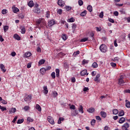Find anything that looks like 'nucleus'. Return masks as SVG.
Masks as SVG:
<instances>
[{
  "label": "nucleus",
  "mask_w": 130,
  "mask_h": 130,
  "mask_svg": "<svg viewBox=\"0 0 130 130\" xmlns=\"http://www.w3.org/2000/svg\"><path fill=\"white\" fill-rule=\"evenodd\" d=\"M124 76L121 75L120 76V78L118 79V85H120V86H123V84L125 83V81H124Z\"/></svg>",
  "instance_id": "f257e3e1"
},
{
  "label": "nucleus",
  "mask_w": 130,
  "mask_h": 130,
  "mask_svg": "<svg viewBox=\"0 0 130 130\" xmlns=\"http://www.w3.org/2000/svg\"><path fill=\"white\" fill-rule=\"evenodd\" d=\"M100 50L102 52L105 53L107 51V46L105 44H102L100 46Z\"/></svg>",
  "instance_id": "f03ea898"
},
{
  "label": "nucleus",
  "mask_w": 130,
  "mask_h": 130,
  "mask_svg": "<svg viewBox=\"0 0 130 130\" xmlns=\"http://www.w3.org/2000/svg\"><path fill=\"white\" fill-rule=\"evenodd\" d=\"M53 25H55V20L54 19H51L48 22V27H52Z\"/></svg>",
  "instance_id": "7ed1b4c3"
},
{
  "label": "nucleus",
  "mask_w": 130,
  "mask_h": 130,
  "mask_svg": "<svg viewBox=\"0 0 130 130\" xmlns=\"http://www.w3.org/2000/svg\"><path fill=\"white\" fill-rule=\"evenodd\" d=\"M57 4L58 6H59V7H64V5H66L64 1L62 0H58Z\"/></svg>",
  "instance_id": "20e7f679"
},
{
  "label": "nucleus",
  "mask_w": 130,
  "mask_h": 130,
  "mask_svg": "<svg viewBox=\"0 0 130 130\" xmlns=\"http://www.w3.org/2000/svg\"><path fill=\"white\" fill-rule=\"evenodd\" d=\"M48 121L50 122L51 124H54V120L53 119V118L51 116H48L47 118Z\"/></svg>",
  "instance_id": "39448f33"
},
{
  "label": "nucleus",
  "mask_w": 130,
  "mask_h": 130,
  "mask_svg": "<svg viewBox=\"0 0 130 130\" xmlns=\"http://www.w3.org/2000/svg\"><path fill=\"white\" fill-rule=\"evenodd\" d=\"M12 11L13 12V13H14L15 14L18 13V12L20 11V10L19 9V8L16 7V6L15 5H13L12 7Z\"/></svg>",
  "instance_id": "423d86ee"
},
{
  "label": "nucleus",
  "mask_w": 130,
  "mask_h": 130,
  "mask_svg": "<svg viewBox=\"0 0 130 130\" xmlns=\"http://www.w3.org/2000/svg\"><path fill=\"white\" fill-rule=\"evenodd\" d=\"M19 29L21 30L20 32L21 34H25V33H26V28H25V26H20Z\"/></svg>",
  "instance_id": "0eeeda50"
},
{
  "label": "nucleus",
  "mask_w": 130,
  "mask_h": 130,
  "mask_svg": "<svg viewBox=\"0 0 130 130\" xmlns=\"http://www.w3.org/2000/svg\"><path fill=\"white\" fill-rule=\"evenodd\" d=\"M0 69L3 73H6L7 72V70L4 64H0Z\"/></svg>",
  "instance_id": "6e6552de"
},
{
  "label": "nucleus",
  "mask_w": 130,
  "mask_h": 130,
  "mask_svg": "<svg viewBox=\"0 0 130 130\" xmlns=\"http://www.w3.org/2000/svg\"><path fill=\"white\" fill-rule=\"evenodd\" d=\"M78 114H79V111L78 110H75L71 112L72 116H77Z\"/></svg>",
  "instance_id": "1a4fd4ad"
},
{
  "label": "nucleus",
  "mask_w": 130,
  "mask_h": 130,
  "mask_svg": "<svg viewBox=\"0 0 130 130\" xmlns=\"http://www.w3.org/2000/svg\"><path fill=\"white\" fill-rule=\"evenodd\" d=\"M88 76L89 75V73L87 74V70H83L82 72H80V76Z\"/></svg>",
  "instance_id": "9d476101"
},
{
  "label": "nucleus",
  "mask_w": 130,
  "mask_h": 130,
  "mask_svg": "<svg viewBox=\"0 0 130 130\" xmlns=\"http://www.w3.org/2000/svg\"><path fill=\"white\" fill-rule=\"evenodd\" d=\"M31 99H32V95H28L24 98V101H31Z\"/></svg>",
  "instance_id": "9b49d317"
},
{
  "label": "nucleus",
  "mask_w": 130,
  "mask_h": 130,
  "mask_svg": "<svg viewBox=\"0 0 130 130\" xmlns=\"http://www.w3.org/2000/svg\"><path fill=\"white\" fill-rule=\"evenodd\" d=\"M40 73L43 75H45V73H46V69L44 68H42L40 70Z\"/></svg>",
  "instance_id": "f8f14e48"
},
{
  "label": "nucleus",
  "mask_w": 130,
  "mask_h": 130,
  "mask_svg": "<svg viewBox=\"0 0 130 130\" xmlns=\"http://www.w3.org/2000/svg\"><path fill=\"white\" fill-rule=\"evenodd\" d=\"M43 89H44V94H45L46 95L48 94V89L47 88V86H44Z\"/></svg>",
  "instance_id": "ddd939ff"
},
{
  "label": "nucleus",
  "mask_w": 130,
  "mask_h": 130,
  "mask_svg": "<svg viewBox=\"0 0 130 130\" xmlns=\"http://www.w3.org/2000/svg\"><path fill=\"white\" fill-rule=\"evenodd\" d=\"M33 12H35V13H36V14H40V12H41V10H40V8H37L34 9Z\"/></svg>",
  "instance_id": "4468645a"
},
{
  "label": "nucleus",
  "mask_w": 130,
  "mask_h": 130,
  "mask_svg": "<svg viewBox=\"0 0 130 130\" xmlns=\"http://www.w3.org/2000/svg\"><path fill=\"white\" fill-rule=\"evenodd\" d=\"M27 6H28L29 8H33V7H34V2L33 1H29L27 4Z\"/></svg>",
  "instance_id": "2eb2a0df"
},
{
  "label": "nucleus",
  "mask_w": 130,
  "mask_h": 130,
  "mask_svg": "<svg viewBox=\"0 0 130 130\" xmlns=\"http://www.w3.org/2000/svg\"><path fill=\"white\" fill-rule=\"evenodd\" d=\"M128 127H129V124L128 123H125L122 126V129H123V128L124 129H127V128H128Z\"/></svg>",
  "instance_id": "dca6fc26"
},
{
  "label": "nucleus",
  "mask_w": 130,
  "mask_h": 130,
  "mask_svg": "<svg viewBox=\"0 0 130 130\" xmlns=\"http://www.w3.org/2000/svg\"><path fill=\"white\" fill-rule=\"evenodd\" d=\"M78 111H79V112H80L82 114L84 113V108H83V106L82 105L79 106V107L78 108Z\"/></svg>",
  "instance_id": "f3484780"
},
{
  "label": "nucleus",
  "mask_w": 130,
  "mask_h": 130,
  "mask_svg": "<svg viewBox=\"0 0 130 130\" xmlns=\"http://www.w3.org/2000/svg\"><path fill=\"white\" fill-rule=\"evenodd\" d=\"M14 38L18 41L21 40V37L18 34H15L13 36Z\"/></svg>",
  "instance_id": "a211bd4d"
},
{
  "label": "nucleus",
  "mask_w": 130,
  "mask_h": 130,
  "mask_svg": "<svg viewBox=\"0 0 130 130\" xmlns=\"http://www.w3.org/2000/svg\"><path fill=\"white\" fill-rule=\"evenodd\" d=\"M31 55H32V53H31V52H27L24 54V57L27 58V57H30Z\"/></svg>",
  "instance_id": "6ab92c4d"
},
{
  "label": "nucleus",
  "mask_w": 130,
  "mask_h": 130,
  "mask_svg": "<svg viewBox=\"0 0 130 130\" xmlns=\"http://www.w3.org/2000/svg\"><path fill=\"white\" fill-rule=\"evenodd\" d=\"M59 69H55V73H56V78H59Z\"/></svg>",
  "instance_id": "aec40b11"
},
{
  "label": "nucleus",
  "mask_w": 130,
  "mask_h": 130,
  "mask_svg": "<svg viewBox=\"0 0 130 130\" xmlns=\"http://www.w3.org/2000/svg\"><path fill=\"white\" fill-rule=\"evenodd\" d=\"M125 121V118L123 117H121L119 120V123H123Z\"/></svg>",
  "instance_id": "412c9836"
},
{
  "label": "nucleus",
  "mask_w": 130,
  "mask_h": 130,
  "mask_svg": "<svg viewBox=\"0 0 130 130\" xmlns=\"http://www.w3.org/2000/svg\"><path fill=\"white\" fill-rule=\"evenodd\" d=\"M61 38L64 41H66L68 39V36L64 34H62Z\"/></svg>",
  "instance_id": "4be33fe9"
},
{
  "label": "nucleus",
  "mask_w": 130,
  "mask_h": 130,
  "mask_svg": "<svg viewBox=\"0 0 130 130\" xmlns=\"http://www.w3.org/2000/svg\"><path fill=\"white\" fill-rule=\"evenodd\" d=\"M87 111L88 112H89V113H93V112H94V111H95V109H94L93 108H90L89 109H88L87 110Z\"/></svg>",
  "instance_id": "5701e85b"
},
{
  "label": "nucleus",
  "mask_w": 130,
  "mask_h": 130,
  "mask_svg": "<svg viewBox=\"0 0 130 130\" xmlns=\"http://www.w3.org/2000/svg\"><path fill=\"white\" fill-rule=\"evenodd\" d=\"M125 106L127 107V108H130V102L129 101H128L127 100H125Z\"/></svg>",
  "instance_id": "b1692460"
},
{
  "label": "nucleus",
  "mask_w": 130,
  "mask_h": 130,
  "mask_svg": "<svg viewBox=\"0 0 130 130\" xmlns=\"http://www.w3.org/2000/svg\"><path fill=\"white\" fill-rule=\"evenodd\" d=\"M17 111V109H16V108H12L10 111H9V113L12 114V113H15Z\"/></svg>",
  "instance_id": "393cba45"
},
{
  "label": "nucleus",
  "mask_w": 130,
  "mask_h": 130,
  "mask_svg": "<svg viewBox=\"0 0 130 130\" xmlns=\"http://www.w3.org/2000/svg\"><path fill=\"white\" fill-rule=\"evenodd\" d=\"M36 109L40 112H41V107L39 104H37L36 106Z\"/></svg>",
  "instance_id": "a878e982"
},
{
  "label": "nucleus",
  "mask_w": 130,
  "mask_h": 130,
  "mask_svg": "<svg viewBox=\"0 0 130 130\" xmlns=\"http://www.w3.org/2000/svg\"><path fill=\"white\" fill-rule=\"evenodd\" d=\"M101 114L102 117H104V118H105L107 116L106 113L104 111H101Z\"/></svg>",
  "instance_id": "bb28decb"
},
{
  "label": "nucleus",
  "mask_w": 130,
  "mask_h": 130,
  "mask_svg": "<svg viewBox=\"0 0 130 130\" xmlns=\"http://www.w3.org/2000/svg\"><path fill=\"white\" fill-rule=\"evenodd\" d=\"M99 78H100V74L96 75L95 78L94 79V81L95 82H99Z\"/></svg>",
  "instance_id": "cd10ccee"
},
{
  "label": "nucleus",
  "mask_w": 130,
  "mask_h": 130,
  "mask_svg": "<svg viewBox=\"0 0 130 130\" xmlns=\"http://www.w3.org/2000/svg\"><path fill=\"white\" fill-rule=\"evenodd\" d=\"M124 115V111L123 110H121L118 113V116H123Z\"/></svg>",
  "instance_id": "c85d7f7f"
},
{
  "label": "nucleus",
  "mask_w": 130,
  "mask_h": 130,
  "mask_svg": "<svg viewBox=\"0 0 130 130\" xmlns=\"http://www.w3.org/2000/svg\"><path fill=\"white\" fill-rule=\"evenodd\" d=\"M87 10L91 13L93 11V7L91 5H88L87 6Z\"/></svg>",
  "instance_id": "c756f323"
},
{
  "label": "nucleus",
  "mask_w": 130,
  "mask_h": 130,
  "mask_svg": "<svg viewBox=\"0 0 130 130\" xmlns=\"http://www.w3.org/2000/svg\"><path fill=\"white\" fill-rule=\"evenodd\" d=\"M86 15H87V11L86 10H84L81 13V14H80V16L81 17H85Z\"/></svg>",
  "instance_id": "7c9ffc66"
},
{
  "label": "nucleus",
  "mask_w": 130,
  "mask_h": 130,
  "mask_svg": "<svg viewBox=\"0 0 130 130\" xmlns=\"http://www.w3.org/2000/svg\"><path fill=\"white\" fill-rule=\"evenodd\" d=\"M52 94L54 98H56V97L58 96V93H57V92H56V91H53Z\"/></svg>",
  "instance_id": "2f4dec72"
},
{
  "label": "nucleus",
  "mask_w": 130,
  "mask_h": 130,
  "mask_svg": "<svg viewBox=\"0 0 130 130\" xmlns=\"http://www.w3.org/2000/svg\"><path fill=\"white\" fill-rule=\"evenodd\" d=\"M78 54H80V51H79V50H78L76 52H74L73 54V56L74 57H76V56H77L78 55Z\"/></svg>",
  "instance_id": "473e14b6"
},
{
  "label": "nucleus",
  "mask_w": 130,
  "mask_h": 130,
  "mask_svg": "<svg viewBox=\"0 0 130 130\" xmlns=\"http://www.w3.org/2000/svg\"><path fill=\"white\" fill-rule=\"evenodd\" d=\"M92 68H93V69H96V68H98V64H97L96 62H93L92 64Z\"/></svg>",
  "instance_id": "72a5a7b5"
},
{
  "label": "nucleus",
  "mask_w": 130,
  "mask_h": 130,
  "mask_svg": "<svg viewBox=\"0 0 130 130\" xmlns=\"http://www.w3.org/2000/svg\"><path fill=\"white\" fill-rule=\"evenodd\" d=\"M68 22L69 23H74L75 22V18L72 17L68 20Z\"/></svg>",
  "instance_id": "f704fd0d"
},
{
  "label": "nucleus",
  "mask_w": 130,
  "mask_h": 130,
  "mask_svg": "<svg viewBox=\"0 0 130 130\" xmlns=\"http://www.w3.org/2000/svg\"><path fill=\"white\" fill-rule=\"evenodd\" d=\"M8 30H9V26H8V25L4 26V32L6 33L7 32V31H8Z\"/></svg>",
  "instance_id": "c9c22d12"
},
{
  "label": "nucleus",
  "mask_w": 130,
  "mask_h": 130,
  "mask_svg": "<svg viewBox=\"0 0 130 130\" xmlns=\"http://www.w3.org/2000/svg\"><path fill=\"white\" fill-rule=\"evenodd\" d=\"M23 122H24V119H21L18 120L17 123V124H20L21 123H23Z\"/></svg>",
  "instance_id": "e433bc0d"
},
{
  "label": "nucleus",
  "mask_w": 130,
  "mask_h": 130,
  "mask_svg": "<svg viewBox=\"0 0 130 130\" xmlns=\"http://www.w3.org/2000/svg\"><path fill=\"white\" fill-rule=\"evenodd\" d=\"M44 62H45V60L41 59L39 61V66H41V64H43Z\"/></svg>",
  "instance_id": "4c0bfd02"
},
{
  "label": "nucleus",
  "mask_w": 130,
  "mask_h": 130,
  "mask_svg": "<svg viewBox=\"0 0 130 130\" xmlns=\"http://www.w3.org/2000/svg\"><path fill=\"white\" fill-rule=\"evenodd\" d=\"M27 121H29V122H33V121H34V119H33V118H32L30 117H28L27 118Z\"/></svg>",
  "instance_id": "58836bf2"
},
{
  "label": "nucleus",
  "mask_w": 130,
  "mask_h": 130,
  "mask_svg": "<svg viewBox=\"0 0 130 130\" xmlns=\"http://www.w3.org/2000/svg\"><path fill=\"white\" fill-rule=\"evenodd\" d=\"M65 9L69 12V11H71L72 10V7L69 6H66Z\"/></svg>",
  "instance_id": "ea45409f"
},
{
  "label": "nucleus",
  "mask_w": 130,
  "mask_h": 130,
  "mask_svg": "<svg viewBox=\"0 0 130 130\" xmlns=\"http://www.w3.org/2000/svg\"><path fill=\"white\" fill-rule=\"evenodd\" d=\"M118 114V110L117 109H113V114H115L116 115V114Z\"/></svg>",
  "instance_id": "a19ab883"
},
{
  "label": "nucleus",
  "mask_w": 130,
  "mask_h": 130,
  "mask_svg": "<svg viewBox=\"0 0 130 130\" xmlns=\"http://www.w3.org/2000/svg\"><path fill=\"white\" fill-rule=\"evenodd\" d=\"M29 109H30V107L28 106H25L23 108V110H24V111H28V110H29Z\"/></svg>",
  "instance_id": "79ce46f5"
},
{
  "label": "nucleus",
  "mask_w": 130,
  "mask_h": 130,
  "mask_svg": "<svg viewBox=\"0 0 130 130\" xmlns=\"http://www.w3.org/2000/svg\"><path fill=\"white\" fill-rule=\"evenodd\" d=\"M90 123L92 126H94V125H95V123H96V120L95 119H92Z\"/></svg>",
  "instance_id": "37998d69"
},
{
  "label": "nucleus",
  "mask_w": 130,
  "mask_h": 130,
  "mask_svg": "<svg viewBox=\"0 0 130 130\" xmlns=\"http://www.w3.org/2000/svg\"><path fill=\"white\" fill-rule=\"evenodd\" d=\"M72 28L73 31H75V30H76V28H77V24H76V23H73L72 26Z\"/></svg>",
  "instance_id": "c03bdc74"
},
{
  "label": "nucleus",
  "mask_w": 130,
  "mask_h": 130,
  "mask_svg": "<svg viewBox=\"0 0 130 130\" xmlns=\"http://www.w3.org/2000/svg\"><path fill=\"white\" fill-rule=\"evenodd\" d=\"M88 38H84L80 40V42H86V41H88Z\"/></svg>",
  "instance_id": "a18cd8bd"
},
{
  "label": "nucleus",
  "mask_w": 130,
  "mask_h": 130,
  "mask_svg": "<svg viewBox=\"0 0 130 130\" xmlns=\"http://www.w3.org/2000/svg\"><path fill=\"white\" fill-rule=\"evenodd\" d=\"M7 13H8V10L7 9H4L2 11V14H3V15H6V14H7Z\"/></svg>",
  "instance_id": "49530a36"
},
{
  "label": "nucleus",
  "mask_w": 130,
  "mask_h": 130,
  "mask_svg": "<svg viewBox=\"0 0 130 130\" xmlns=\"http://www.w3.org/2000/svg\"><path fill=\"white\" fill-rule=\"evenodd\" d=\"M78 4L79 6H83L84 5V2L82 0H79L78 1Z\"/></svg>",
  "instance_id": "de8ad7c7"
},
{
  "label": "nucleus",
  "mask_w": 130,
  "mask_h": 130,
  "mask_svg": "<svg viewBox=\"0 0 130 130\" xmlns=\"http://www.w3.org/2000/svg\"><path fill=\"white\" fill-rule=\"evenodd\" d=\"M104 16V13H103V12L102 11L100 13L99 17L100 18H101V19H102V18H103Z\"/></svg>",
  "instance_id": "09e8293b"
},
{
  "label": "nucleus",
  "mask_w": 130,
  "mask_h": 130,
  "mask_svg": "<svg viewBox=\"0 0 130 130\" xmlns=\"http://www.w3.org/2000/svg\"><path fill=\"white\" fill-rule=\"evenodd\" d=\"M51 77H52V79H55V72H52L51 74Z\"/></svg>",
  "instance_id": "8fccbe9b"
},
{
  "label": "nucleus",
  "mask_w": 130,
  "mask_h": 130,
  "mask_svg": "<svg viewBox=\"0 0 130 130\" xmlns=\"http://www.w3.org/2000/svg\"><path fill=\"white\" fill-rule=\"evenodd\" d=\"M37 24L38 26H39L41 24V19H39L36 21Z\"/></svg>",
  "instance_id": "3c124183"
},
{
  "label": "nucleus",
  "mask_w": 130,
  "mask_h": 130,
  "mask_svg": "<svg viewBox=\"0 0 130 130\" xmlns=\"http://www.w3.org/2000/svg\"><path fill=\"white\" fill-rule=\"evenodd\" d=\"M57 13L59 14V15H61L62 13V9H59L57 11Z\"/></svg>",
  "instance_id": "603ef678"
},
{
  "label": "nucleus",
  "mask_w": 130,
  "mask_h": 130,
  "mask_svg": "<svg viewBox=\"0 0 130 130\" xmlns=\"http://www.w3.org/2000/svg\"><path fill=\"white\" fill-rule=\"evenodd\" d=\"M0 109H1L2 111H5V110H7V108H5L4 107H3L0 105Z\"/></svg>",
  "instance_id": "864d4df0"
},
{
  "label": "nucleus",
  "mask_w": 130,
  "mask_h": 130,
  "mask_svg": "<svg viewBox=\"0 0 130 130\" xmlns=\"http://www.w3.org/2000/svg\"><path fill=\"white\" fill-rule=\"evenodd\" d=\"M90 37H91L92 40H94V33L90 32Z\"/></svg>",
  "instance_id": "5fc2aeb1"
},
{
  "label": "nucleus",
  "mask_w": 130,
  "mask_h": 130,
  "mask_svg": "<svg viewBox=\"0 0 130 130\" xmlns=\"http://www.w3.org/2000/svg\"><path fill=\"white\" fill-rule=\"evenodd\" d=\"M59 56H64L66 55V54L63 53L62 52H61L58 53Z\"/></svg>",
  "instance_id": "6e6d98bb"
},
{
  "label": "nucleus",
  "mask_w": 130,
  "mask_h": 130,
  "mask_svg": "<svg viewBox=\"0 0 130 130\" xmlns=\"http://www.w3.org/2000/svg\"><path fill=\"white\" fill-rule=\"evenodd\" d=\"M110 64L111 67H112V68H115V67L116 66V63L114 62H111Z\"/></svg>",
  "instance_id": "4d7b16f0"
},
{
  "label": "nucleus",
  "mask_w": 130,
  "mask_h": 130,
  "mask_svg": "<svg viewBox=\"0 0 130 130\" xmlns=\"http://www.w3.org/2000/svg\"><path fill=\"white\" fill-rule=\"evenodd\" d=\"M17 118H18V117H17V116H16L14 118V119H13V121H12V122H13V123H15V122H16V120H17Z\"/></svg>",
  "instance_id": "13d9d810"
},
{
  "label": "nucleus",
  "mask_w": 130,
  "mask_h": 130,
  "mask_svg": "<svg viewBox=\"0 0 130 130\" xmlns=\"http://www.w3.org/2000/svg\"><path fill=\"white\" fill-rule=\"evenodd\" d=\"M88 62V61L86 59H83L82 61V64H86Z\"/></svg>",
  "instance_id": "bf43d9fd"
},
{
  "label": "nucleus",
  "mask_w": 130,
  "mask_h": 130,
  "mask_svg": "<svg viewBox=\"0 0 130 130\" xmlns=\"http://www.w3.org/2000/svg\"><path fill=\"white\" fill-rule=\"evenodd\" d=\"M70 109H73V110H75V109H76V106H75V105H72L70 107Z\"/></svg>",
  "instance_id": "052dcab7"
},
{
  "label": "nucleus",
  "mask_w": 130,
  "mask_h": 130,
  "mask_svg": "<svg viewBox=\"0 0 130 130\" xmlns=\"http://www.w3.org/2000/svg\"><path fill=\"white\" fill-rule=\"evenodd\" d=\"M95 118L97 120H99L100 121L101 120V117H100L99 116H96Z\"/></svg>",
  "instance_id": "680f3d73"
},
{
  "label": "nucleus",
  "mask_w": 130,
  "mask_h": 130,
  "mask_svg": "<svg viewBox=\"0 0 130 130\" xmlns=\"http://www.w3.org/2000/svg\"><path fill=\"white\" fill-rule=\"evenodd\" d=\"M46 17L47 18H49V17H50L49 11H47L46 12Z\"/></svg>",
  "instance_id": "e2e57ef3"
},
{
  "label": "nucleus",
  "mask_w": 130,
  "mask_h": 130,
  "mask_svg": "<svg viewBox=\"0 0 130 130\" xmlns=\"http://www.w3.org/2000/svg\"><path fill=\"white\" fill-rule=\"evenodd\" d=\"M45 69H46V71H49V70H50L51 69V66H48Z\"/></svg>",
  "instance_id": "0e129e2a"
},
{
  "label": "nucleus",
  "mask_w": 130,
  "mask_h": 130,
  "mask_svg": "<svg viewBox=\"0 0 130 130\" xmlns=\"http://www.w3.org/2000/svg\"><path fill=\"white\" fill-rule=\"evenodd\" d=\"M1 103H3V104H7V102L2 99V100H1Z\"/></svg>",
  "instance_id": "69168bd1"
},
{
  "label": "nucleus",
  "mask_w": 130,
  "mask_h": 130,
  "mask_svg": "<svg viewBox=\"0 0 130 130\" xmlns=\"http://www.w3.org/2000/svg\"><path fill=\"white\" fill-rule=\"evenodd\" d=\"M113 14L114 16H118V12L117 11H115Z\"/></svg>",
  "instance_id": "338daca9"
},
{
  "label": "nucleus",
  "mask_w": 130,
  "mask_h": 130,
  "mask_svg": "<svg viewBox=\"0 0 130 130\" xmlns=\"http://www.w3.org/2000/svg\"><path fill=\"white\" fill-rule=\"evenodd\" d=\"M104 130H109V127L108 126H105L104 127Z\"/></svg>",
  "instance_id": "774afa93"
}]
</instances>
